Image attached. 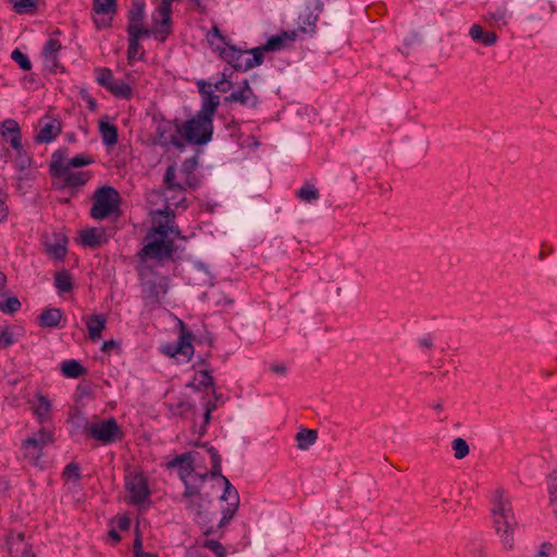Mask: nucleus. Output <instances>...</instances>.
Wrapping results in <instances>:
<instances>
[{
  "mask_svg": "<svg viewBox=\"0 0 557 557\" xmlns=\"http://www.w3.org/2000/svg\"><path fill=\"white\" fill-rule=\"evenodd\" d=\"M181 237L174 224V213L169 209L152 212V230L146 236L140 255L157 260L172 258L175 252L174 238Z\"/></svg>",
  "mask_w": 557,
  "mask_h": 557,
  "instance_id": "f257e3e1",
  "label": "nucleus"
},
{
  "mask_svg": "<svg viewBox=\"0 0 557 557\" xmlns=\"http://www.w3.org/2000/svg\"><path fill=\"white\" fill-rule=\"evenodd\" d=\"M199 91L202 95V106L198 114L188 120L183 128L182 136L189 143L205 145L211 140L213 132L212 117L220 104L219 96L212 92L211 84L199 82Z\"/></svg>",
  "mask_w": 557,
  "mask_h": 557,
  "instance_id": "f03ea898",
  "label": "nucleus"
},
{
  "mask_svg": "<svg viewBox=\"0 0 557 557\" xmlns=\"http://www.w3.org/2000/svg\"><path fill=\"white\" fill-rule=\"evenodd\" d=\"M493 524L503 546L506 549L513 548V532L517 527V520L513 515L511 503L505 497L504 492L499 491L492 509Z\"/></svg>",
  "mask_w": 557,
  "mask_h": 557,
  "instance_id": "7ed1b4c3",
  "label": "nucleus"
},
{
  "mask_svg": "<svg viewBox=\"0 0 557 557\" xmlns=\"http://www.w3.org/2000/svg\"><path fill=\"white\" fill-rule=\"evenodd\" d=\"M208 454L211 458V470L210 474L212 478L219 476L224 483V491L221 496L222 500L227 502L226 508L223 509V517L220 521L219 527L223 528L226 525L236 513L239 506V495L237 490L231 484L228 479L222 474V458L219 455L218 450L214 447L207 448Z\"/></svg>",
  "mask_w": 557,
  "mask_h": 557,
  "instance_id": "20e7f679",
  "label": "nucleus"
},
{
  "mask_svg": "<svg viewBox=\"0 0 557 557\" xmlns=\"http://www.w3.org/2000/svg\"><path fill=\"white\" fill-rule=\"evenodd\" d=\"M120 203L119 191L111 186H102L94 194L90 215L96 220L107 219L119 211Z\"/></svg>",
  "mask_w": 557,
  "mask_h": 557,
  "instance_id": "39448f33",
  "label": "nucleus"
},
{
  "mask_svg": "<svg viewBox=\"0 0 557 557\" xmlns=\"http://www.w3.org/2000/svg\"><path fill=\"white\" fill-rule=\"evenodd\" d=\"M195 483L187 484L184 493L182 494V502L189 515L194 516L199 521H207L208 507L210 500L200 494V488L203 485V479L196 478Z\"/></svg>",
  "mask_w": 557,
  "mask_h": 557,
  "instance_id": "423d86ee",
  "label": "nucleus"
},
{
  "mask_svg": "<svg viewBox=\"0 0 557 557\" xmlns=\"http://www.w3.org/2000/svg\"><path fill=\"white\" fill-rule=\"evenodd\" d=\"M140 278L146 305L153 306L159 304L161 298L168 293V278L152 272L140 273Z\"/></svg>",
  "mask_w": 557,
  "mask_h": 557,
  "instance_id": "0eeeda50",
  "label": "nucleus"
},
{
  "mask_svg": "<svg viewBox=\"0 0 557 557\" xmlns=\"http://www.w3.org/2000/svg\"><path fill=\"white\" fill-rule=\"evenodd\" d=\"M53 443V433L45 428L26 438L22 444L23 457L37 466L44 448Z\"/></svg>",
  "mask_w": 557,
  "mask_h": 557,
  "instance_id": "6e6552de",
  "label": "nucleus"
},
{
  "mask_svg": "<svg viewBox=\"0 0 557 557\" xmlns=\"http://www.w3.org/2000/svg\"><path fill=\"white\" fill-rule=\"evenodd\" d=\"M200 454L198 451H189L182 454L174 458L169 466L177 468L178 476L183 481L185 488L187 484L195 483L196 478L203 479V483L207 480L208 473H195L196 462L198 461Z\"/></svg>",
  "mask_w": 557,
  "mask_h": 557,
  "instance_id": "1a4fd4ad",
  "label": "nucleus"
},
{
  "mask_svg": "<svg viewBox=\"0 0 557 557\" xmlns=\"http://www.w3.org/2000/svg\"><path fill=\"white\" fill-rule=\"evenodd\" d=\"M125 488L127 500L131 504H143L149 498L150 491L147 480L141 473H128L125 476Z\"/></svg>",
  "mask_w": 557,
  "mask_h": 557,
  "instance_id": "9d476101",
  "label": "nucleus"
},
{
  "mask_svg": "<svg viewBox=\"0 0 557 557\" xmlns=\"http://www.w3.org/2000/svg\"><path fill=\"white\" fill-rule=\"evenodd\" d=\"M182 332L178 342L174 345L168 344L162 346L161 350L163 354L176 358L178 361L188 362L194 355V346L191 344L193 334L185 332L184 325L181 322Z\"/></svg>",
  "mask_w": 557,
  "mask_h": 557,
  "instance_id": "9b49d317",
  "label": "nucleus"
},
{
  "mask_svg": "<svg viewBox=\"0 0 557 557\" xmlns=\"http://www.w3.org/2000/svg\"><path fill=\"white\" fill-rule=\"evenodd\" d=\"M154 144L160 146H169L170 144L175 147H182L178 135H182V128L174 125L168 120H156Z\"/></svg>",
  "mask_w": 557,
  "mask_h": 557,
  "instance_id": "f8f14e48",
  "label": "nucleus"
},
{
  "mask_svg": "<svg viewBox=\"0 0 557 557\" xmlns=\"http://www.w3.org/2000/svg\"><path fill=\"white\" fill-rule=\"evenodd\" d=\"M88 434L102 443H112L122 437V432L114 419L92 423L88 428Z\"/></svg>",
  "mask_w": 557,
  "mask_h": 557,
  "instance_id": "ddd939ff",
  "label": "nucleus"
},
{
  "mask_svg": "<svg viewBox=\"0 0 557 557\" xmlns=\"http://www.w3.org/2000/svg\"><path fill=\"white\" fill-rule=\"evenodd\" d=\"M172 10H166L161 7H157L152 13L151 26L154 28V38L159 41H164L171 33V20Z\"/></svg>",
  "mask_w": 557,
  "mask_h": 557,
  "instance_id": "4468645a",
  "label": "nucleus"
},
{
  "mask_svg": "<svg viewBox=\"0 0 557 557\" xmlns=\"http://www.w3.org/2000/svg\"><path fill=\"white\" fill-rule=\"evenodd\" d=\"M94 160L87 154H79L71 159L64 157L63 151H55L52 156L51 170L52 171H67L72 168H82L89 165Z\"/></svg>",
  "mask_w": 557,
  "mask_h": 557,
  "instance_id": "2eb2a0df",
  "label": "nucleus"
},
{
  "mask_svg": "<svg viewBox=\"0 0 557 557\" xmlns=\"http://www.w3.org/2000/svg\"><path fill=\"white\" fill-rule=\"evenodd\" d=\"M38 124L40 129L35 137L38 143H49L61 133V122L58 119L50 117L48 114L42 116Z\"/></svg>",
  "mask_w": 557,
  "mask_h": 557,
  "instance_id": "dca6fc26",
  "label": "nucleus"
},
{
  "mask_svg": "<svg viewBox=\"0 0 557 557\" xmlns=\"http://www.w3.org/2000/svg\"><path fill=\"white\" fill-rule=\"evenodd\" d=\"M0 134L16 152L22 151V133L15 120H4L0 126Z\"/></svg>",
  "mask_w": 557,
  "mask_h": 557,
  "instance_id": "f3484780",
  "label": "nucleus"
},
{
  "mask_svg": "<svg viewBox=\"0 0 557 557\" xmlns=\"http://www.w3.org/2000/svg\"><path fill=\"white\" fill-rule=\"evenodd\" d=\"M226 102H239L243 106L253 108L258 103V98L253 94L247 79H245L239 88L225 97Z\"/></svg>",
  "mask_w": 557,
  "mask_h": 557,
  "instance_id": "a211bd4d",
  "label": "nucleus"
},
{
  "mask_svg": "<svg viewBox=\"0 0 557 557\" xmlns=\"http://www.w3.org/2000/svg\"><path fill=\"white\" fill-rule=\"evenodd\" d=\"M108 234L104 228H86L81 232V242L83 246L97 248L108 242Z\"/></svg>",
  "mask_w": 557,
  "mask_h": 557,
  "instance_id": "6ab92c4d",
  "label": "nucleus"
},
{
  "mask_svg": "<svg viewBox=\"0 0 557 557\" xmlns=\"http://www.w3.org/2000/svg\"><path fill=\"white\" fill-rule=\"evenodd\" d=\"M219 55L232 65L236 71H240V66L245 64V58L248 57V51H243L234 46H226L219 52Z\"/></svg>",
  "mask_w": 557,
  "mask_h": 557,
  "instance_id": "aec40b11",
  "label": "nucleus"
},
{
  "mask_svg": "<svg viewBox=\"0 0 557 557\" xmlns=\"http://www.w3.org/2000/svg\"><path fill=\"white\" fill-rule=\"evenodd\" d=\"M470 38L485 47H492L496 45L498 36L494 32H486L479 24H473L469 30Z\"/></svg>",
  "mask_w": 557,
  "mask_h": 557,
  "instance_id": "412c9836",
  "label": "nucleus"
},
{
  "mask_svg": "<svg viewBox=\"0 0 557 557\" xmlns=\"http://www.w3.org/2000/svg\"><path fill=\"white\" fill-rule=\"evenodd\" d=\"M88 334L91 341H97L101 337V333L106 327L107 319L103 314H92L85 319Z\"/></svg>",
  "mask_w": 557,
  "mask_h": 557,
  "instance_id": "4be33fe9",
  "label": "nucleus"
},
{
  "mask_svg": "<svg viewBox=\"0 0 557 557\" xmlns=\"http://www.w3.org/2000/svg\"><path fill=\"white\" fill-rule=\"evenodd\" d=\"M296 38L295 32H283L282 34L272 36L264 45V49L269 51H280L287 42H293Z\"/></svg>",
  "mask_w": 557,
  "mask_h": 557,
  "instance_id": "5701e85b",
  "label": "nucleus"
},
{
  "mask_svg": "<svg viewBox=\"0 0 557 557\" xmlns=\"http://www.w3.org/2000/svg\"><path fill=\"white\" fill-rule=\"evenodd\" d=\"M53 172L55 175L63 176L64 183L72 187L82 186L89 180L87 172H72L71 170Z\"/></svg>",
  "mask_w": 557,
  "mask_h": 557,
  "instance_id": "b1692460",
  "label": "nucleus"
},
{
  "mask_svg": "<svg viewBox=\"0 0 557 557\" xmlns=\"http://www.w3.org/2000/svg\"><path fill=\"white\" fill-rule=\"evenodd\" d=\"M268 51V49H264V45L248 51V54H251V57L248 55L245 58V64L243 66L239 65L240 71H248L260 65L263 62V53Z\"/></svg>",
  "mask_w": 557,
  "mask_h": 557,
  "instance_id": "393cba45",
  "label": "nucleus"
},
{
  "mask_svg": "<svg viewBox=\"0 0 557 557\" xmlns=\"http://www.w3.org/2000/svg\"><path fill=\"white\" fill-rule=\"evenodd\" d=\"M61 318H62L61 310L57 309V308H51V309L45 310L39 315V322H40V325L44 327H54L60 323Z\"/></svg>",
  "mask_w": 557,
  "mask_h": 557,
  "instance_id": "a878e982",
  "label": "nucleus"
},
{
  "mask_svg": "<svg viewBox=\"0 0 557 557\" xmlns=\"http://www.w3.org/2000/svg\"><path fill=\"white\" fill-rule=\"evenodd\" d=\"M99 129L102 136V140L106 145L112 146L117 141V129L113 124L101 120L99 123Z\"/></svg>",
  "mask_w": 557,
  "mask_h": 557,
  "instance_id": "bb28decb",
  "label": "nucleus"
},
{
  "mask_svg": "<svg viewBox=\"0 0 557 557\" xmlns=\"http://www.w3.org/2000/svg\"><path fill=\"white\" fill-rule=\"evenodd\" d=\"M318 438V433L314 430H301L296 434V441L298 443V448L301 450L308 449L311 445L315 443Z\"/></svg>",
  "mask_w": 557,
  "mask_h": 557,
  "instance_id": "cd10ccee",
  "label": "nucleus"
},
{
  "mask_svg": "<svg viewBox=\"0 0 557 557\" xmlns=\"http://www.w3.org/2000/svg\"><path fill=\"white\" fill-rule=\"evenodd\" d=\"M50 410V400L45 396H38L36 403L34 404V412L40 422H44L49 418Z\"/></svg>",
  "mask_w": 557,
  "mask_h": 557,
  "instance_id": "c85d7f7f",
  "label": "nucleus"
},
{
  "mask_svg": "<svg viewBox=\"0 0 557 557\" xmlns=\"http://www.w3.org/2000/svg\"><path fill=\"white\" fill-rule=\"evenodd\" d=\"M61 371L64 376L76 379L84 374V368L74 359L66 360L61 364Z\"/></svg>",
  "mask_w": 557,
  "mask_h": 557,
  "instance_id": "c756f323",
  "label": "nucleus"
},
{
  "mask_svg": "<svg viewBox=\"0 0 557 557\" xmlns=\"http://www.w3.org/2000/svg\"><path fill=\"white\" fill-rule=\"evenodd\" d=\"M164 184L166 185L168 189L170 190H184V184L183 182L176 181V170L174 165L168 166L165 174H164Z\"/></svg>",
  "mask_w": 557,
  "mask_h": 557,
  "instance_id": "7c9ffc66",
  "label": "nucleus"
},
{
  "mask_svg": "<svg viewBox=\"0 0 557 557\" xmlns=\"http://www.w3.org/2000/svg\"><path fill=\"white\" fill-rule=\"evenodd\" d=\"M108 90L114 96L125 99L129 98L132 95L131 86L121 79H114Z\"/></svg>",
  "mask_w": 557,
  "mask_h": 557,
  "instance_id": "2f4dec72",
  "label": "nucleus"
},
{
  "mask_svg": "<svg viewBox=\"0 0 557 557\" xmlns=\"http://www.w3.org/2000/svg\"><path fill=\"white\" fill-rule=\"evenodd\" d=\"M94 11L97 14L113 15L116 11V0H94Z\"/></svg>",
  "mask_w": 557,
  "mask_h": 557,
  "instance_id": "473e14b6",
  "label": "nucleus"
},
{
  "mask_svg": "<svg viewBox=\"0 0 557 557\" xmlns=\"http://www.w3.org/2000/svg\"><path fill=\"white\" fill-rule=\"evenodd\" d=\"M18 334L10 326L0 327V349H5L17 341Z\"/></svg>",
  "mask_w": 557,
  "mask_h": 557,
  "instance_id": "72a5a7b5",
  "label": "nucleus"
},
{
  "mask_svg": "<svg viewBox=\"0 0 557 557\" xmlns=\"http://www.w3.org/2000/svg\"><path fill=\"white\" fill-rule=\"evenodd\" d=\"M188 386L196 391H200L202 387L213 386V377L208 371H200L195 375L194 381L188 384Z\"/></svg>",
  "mask_w": 557,
  "mask_h": 557,
  "instance_id": "f704fd0d",
  "label": "nucleus"
},
{
  "mask_svg": "<svg viewBox=\"0 0 557 557\" xmlns=\"http://www.w3.org/2000/svg\"><path fill=\"white\" fill-rule=\"evenodd\" d=\"M13 9L18 14H27L36 11V0H10Z\"/></svg>",
  "mask_w": 557,
  "mask_h": 557,
  "instance_id": "c9c22d12",
  "label": "nucleus"
},
{
  "mask_svg": "<svg viewBox=\"0 0 557 557\" xmlns=\"http://www.w3.org/2000/svg\"><path fill=\"white\" fill-rule=\"evenodd\" d=\"M55 286L61 293H67L72 289V276L66 271H61L55 274Z\"/></svg>",
  "mask_w": 557,
  "mask_h": 557,
  "instance_id": "e433bc0d",
  "label": "nucleus"
},
{
  "mask_svg": "<svg viewBox=\"0 0 557 557\" xmlns=\"http://www.w3.org/2000/svg\"><path fill=\"white\" fill-rule=\"evenodd\" d=\"M451 448L454 450V457L456 459H462L465 458L466 456H468L470 449H469V445L467 444V442L461 438V437H457L451 443Z\"/></svg>",
  "mask_w": 557,
  "mask_h": 557,
  "instance_id": "4c0bfd02",
  "label": "nucleus"
},
{
  "mask_svg": "<svg viewBox=\"0 0 557 557\" xmlns=\"http://www.w3.org/2000/svg\"><path fill=\"white\" fill-rule=\"evenodd\" d=\"M548 492L549 505L553 508V511L557 515V472H553L549 475Z\"/></svg>",
  "mask_w": 557,
  "mask_h": 557,
  "instance_id": "58836bf2",
  "label": "nucleus"
},
{
  "mask_svg": "<svg viewBox=\"0 0 557 557\" xmlns=\"http://www.w3.org/2000/svg\"><path fill=\"white\" fill-rule=\"evenodd\" d=\"M298 197L307 202L318 200L320 197L319 190L313 185H305L298 190Z\"/></svg>",
  "mask_w": 557,
  "mask_h": 557,
  "instance_id": "ea45409f",
  "label": "nucleus"
},
{
  "mask_svg": "<svg viewBox=\"0 0 557 557\" xmlns=\"http://www.w3.org/2000/svg\"><path fill=\"white\" fill-rule=\"evenodd\" d=\"M207 39H208V42H209L211 49L214 52L219 53L221 50H223L224 47L214 46V39H216L218 41H220L222 44H225V38L222 36L220 29L216 26H213L211 28V30L207 35Z\"/></svg>",
  "mask_w": 557,
  "mask_h": 557,
  "instance_id": "a19ab883",
  "label": "nucleus"
},
{
  "mask_svg": "<svg viewBox=\"0 0 557 557\" xmlns=\"http://www.w3.org/2000/svg\"><path fill=\"white\" fill-rule=\"evenodd\" d=\"M96 72H97V82L101 86H103L108 89L109 86L112 84V82L115 79L113 77L111 70H109L107 67H100V69H97Z\"/></svg>",
  "mask_w": 557,
  "mask_h": 557,
  "instance_id": "79ce46f5",
  "label": "nucleus"
},
{
  "mask_svg": "<svg viewBox=\"0 0 557 557\" xmlns=\"http://www.w3.org/2000/svg\"><path fill=\"white\" fill-rule=\"evenodd\" d=\"M11 58L20 65L22 70L29 71L32 69V63L28 57L18 49L12 51Z\"/></svg>",
  "mask_w": 557,
  "mask_h": 557,
  "instance_id": "37998d69",
  "label": "nucleus"
},
{
  "mask_svg": "<svg viewBox=\"0 0 557 557\" xmlns=\"http://www.w3.org/2000/svg\"><path fill=\"white\" fill-rule=\"evenodd\" d=\"M139 50H140L139 40H137L135 37H129L128 49H127V58H128L129 62L141 58L143 52L139 53Z\"/></svg>",
  "mask_w": 557,
  "mask_h": 557,
  "instance_id": "c03bdc74",
  "label": "nucleus"
},
{
  "mask_svg": "<svg viewBox=\"0 0 557 557\" xmlns=\"http://www.w3.org/2000/svg\"><path fill=\"white\" fill-rule=\"evenodd\" d=\"M145 20V3L143 0H134L128 18Z\"/></svg>",
  "mask_w": 557,
  "mask_h": 557,
  "instance_id": "a18cd8bd",
  "label": "nucleus"
},
{
  "mask_svg": "<svg viewBox=\"0 0 557 557\" xmlns=\"http://www.w3.org/2000/svg\"><path fill=\"white\" fill-rule=\"evenodd\" d=\"M21 307V302L16 297H10L4 301H0V310L5 313H13Z\"/></svg>",
  "mask_w": 557,
  "mask_h": 557,
  "instance_id": "49530a36",
  "label": "nucleus"
},
{
  "mask_svg": "<svg viewBox=\"0 0 557 557\" xmlns=\"http://www.w3.org/2000/svg\"><path fill=\"white\" fill-rule=\"evenodd\" d=\"M24 534L15 533L9 536V552L11 555L17 554L20 550V546L23 545Z\"/></svg>",
  "mask_w": 557,
  "mask_h": 557,
  "instance_id": "de8ad7c7",
  "label": "nucleus"
},
{
  "mask_svg": "<svg viewBox=\"0 0 557 557\" xmlns=\"http://www.w3.org/2000/svg\"><path fill=\"white\" fill-rule=\"evenodd\" d=\"M63 476L67 481H77L81 476L79 467L74 462L69 463L63 470Z\"/></svg>",
  "mask_w": 557,
  "mask_h": 557,
  "instance_id": "09e8293b",
  "label": "nucleus"
},
{
  "mask_svg": "<svg viewBox=\"0 0 557 557\" xmlns=\"http://www.w3.org/2000/svg\"><path fill=\"white\" fill-rule=\"evenodd\" d=\"M61 44L55 38H50L44 47L42 54L57 55L61 49Z\"/></svg>",
  "mask_w": 557,
  "mask_h": 557,
  "instance_id": "8fccbe9b",
  "label": "nucleus"
},
{
  "mask_svg": "<svg viewBox=\"0 0 557 557\" xmlns=\"http://www.w3.org/2000/svg\"><path fill=\"white\" fill-rule=\"evenodd\" d=\"M203 546L211 552H213L216 557H225V550L222 544L215 540H207L203 543Z\"/></svg>",
  "mask_w": 557,
  "mask_h": 557,
  "instance_id": "3c124183",
  "label": "nucleus"
},
{
  "mask_svg": "<svg viewBox=\"0 0 557 557\" xmlns=\"http://www.w3.org/2000/svg\"><path fill=\"white\" fill-rule=\"evenodd\" d=\"M169 408L173 414L182 416L190 411L193 406L186 401H178L176 404H170Z\"/></svg>",
  "mask_w": 557,
  "mask_h": 557,
  "instance_id": "603ef678",
  "label": "nucleus"
},
{
  "mask_svg": "<svg viewBox=\"0 0 557 557\" xmlns=\"http://www.w3.org/2000/svg\"><path fill=\"white\" fill-rule=\"evenodd\" d=\"M218 407V403L216 401H209L207 405H206V411H205V414H203V425L200 426V430H199V435H203L205 432H206V425L209 423L210 421V416H211V412L213 410H215Z\"/></svg>",
  "mask_w": 557,
  "mask_h": 557,
  "instance_id": "864d4df0",
  "label": "nucleus"
},
{
  "mask_svg": "<svg viewBox=\"0 0 557 557\" xmlns=\"http://www.w3.org/2000/svg\"><path fill=\"white\" fill-rule=\"evenodd\" d=\"M180 182H183L184 189L186 187L196 188L199 185V181L193 173L180 174Z\"/></svg>",
  "mask_w": 557,
  "mask_h": 557,
  "instance_id": "5fc2aeb1",
  "label": "nucleus"
},
{
  "mask_svg": "<svg viewBox=\"0 0 557 557\" xmlns=\"http://www.w3.org/2000/svg\"><path fill=\"white\" fill-rule=\"evenodd\" d=\"M144 27V20H137V18H128V26L127 32L129 37H135L137 35V32H139L140 28Z\"/></svg>",
  "mask_w": 557,
  "mask_h": 557,
  "instance_id": "6e6d98bb",
  "label": "nucleus"
},
{
  "mask_svg": "<svg viewBox=\"0 0 557 557\" xmlns=\"http://www.w3.org/2000/svg\"><path fill=\"white\" fill-rule=\"evenodd\" d=\"M29 158L26 156V153L24 152V150L22 149V151L20 152H16V160H15V163H16V166L23 171L24 169H26L28 165H29Z\"/></svg>",
  "mask_w": 557,
  "mask_h": 557,
  "instance_id": "4d7b16f0",
  "label": "nucleus"
},
{
  "mask_svg": "<svg viewBox=\"0 0 557 557\" xmlns=\"http://www.w3.org/2000/svg\"><path fill=\"white\" fill-rule=\"evenodd\" d=\"M45 66L51 71H55L58 67V55L42 54Z\"/></svg>",
  "mask_w": 557,
  "mask_h": 557,
  "instance_id": "13d9d810",
  "label": "nucleus"
},
{
  "mask_svg": "<svg viewBox=\"0 0 557 557\" xmlns=\"http://www.w3.org/2000/svg\"><path fill=\"white\" fill-rule=\"evenodd\" d=\"M49 251L53 255L54 258L61 259L64 257L66 249L63 244H57L51 247Z\"/></svg>",
  "mask_w": 557,
  "mask_h": 557,
  "instance_id": "bf43d9fd",
  "label": "nucleus"
},
{
  "mask_svg": "<svg viewBox=\"0 0 557 557\" xmlns=\"http://www.w3.org/2000/svg\"><path fill=\"white\" fill-rule=\"evenodd\" d=\"M196 165H197V162L194 158L186 160L182 165V170H181L180 174L193 173Z\"/></svg>",
  "mask_w": 557,
  "mask_h": 557,
  "instance_id": "052dcab7",
  "label": "nucleus"
},
{
  "mask_svg": "<svg viewBox=\"0 0 557 557\" xmlns=\"http://www.w3.org/2000/svg\"><path fill=\"white\" fill-rule=\"evenodd\" d=\"M232 86H233V85H232V83H231L230 81L225 79V78H223V79L219 81V82L214 85L215 89H216L218 91H221V92H227V91H230V90H231V88H232Z\"/></svg>",
  "mask_w": 557,
  "mask_h": 557,
  "instance_id": "680f3d73",
  "label": "nucleus"
},
{
  "mask_svg": "<svg viewBox=\"0 0 557 557\" xmlns=\"http://www.w3.org/2000/svg\"><path fill=\"white\" fill-rule=\"evenodd\" d=\"M133 549H134V556H138L140 555V553H144L143 552V543H141V537L138 533V530L136 531V536H135V540H134V544H133Z\"/></svg>",
  "mask_w": 557,
  "mask_h": 557,
  "instance_id": "e2e57ef3",
  "label": "nucleus"
},
{
  "mask_svg": "<svg viewBox=\"0 0 557 557\" xmlns=\"http://www.w3.org/2000/svg\"><path fill=\"white\" fill-rule=\"evenodd\" d=\"M550 548L552 545L549 543H544L532 557H549Z\"/></svg>",
  "mask_w": 557,
  "mask_h": 557,
  "instance_id": "0e129e2a",
  "label": "nucleus"
},
{
  "mask_svg": "<svg viewBox=\"0 0 557 557\" xmlns=\"http://www.w3.org/2000/svg\"><path fill=\"white\" fill-rule=\"evenodd\" d=\"M488 20L499 22L505 20V10L498 9L494 12L488 13Z\"/></svg>",
  "mask_w": 557,
  "mask_h": 557,
  "instance_id": "69168bd1",
  "label": "nucleus"
},
{
  "mask_svg": "<svg viewBox=\"0 0 557 557\" xmlns=\"http://www.w3.org/2000/svg\"><path fill=\"white\" fill-rule=\"evenodd\" d=\"M116 523L120 530L126 531L131 527V520L126 516L119 517Z\"/></svg>",
  "mask_w": 557,
  "mask_h": 557,
  "instance_id": "338daca9",
  "label": "nucleus"
},
{
  "mask_svg": "<svg viewBox=\"0 0 557 557\" xmlns=\"http://www.w3.org/2000/svg\"><path fill=\"white\" fill-rule=\"evenodd\" d=\"M151 35L154 36V28L152 26L150 28L144 26L139 29V32H137L136 39L139 40L143 37H148Z\"/></svg>",
  "mask_w": 557,
  "mask_h": 557,
  "instance_id": "774afa93",
  "label": "nucleus"
}]
</instances>
